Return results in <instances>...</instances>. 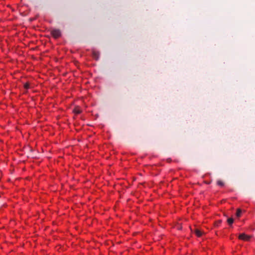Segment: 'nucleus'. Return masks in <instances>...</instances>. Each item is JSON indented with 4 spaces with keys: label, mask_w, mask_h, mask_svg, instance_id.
I'll return each mask as SVG.
<instances>
[{
    "label": "nucleus",
    "mask_w": 255,
    "mask_h": 255,
    "mask_svg": "<svg viewBox=\"0 0 255 255\" xmlns=\"http://www.w3.org/2000/svg\"><path fill=\"white\" fill-rule=\"evenodd\" d=\"M51 34L55 38H59L61 35L60 30L57 29L51 30Z\"/></svg>",
    "instance_id": "obj_1"
},
{
    "label": "nucleus",
    "mask_w": 255,
    "mask_h": 255,
    "mask_svg": "<svg viewBox=\"0 0 255 255\" xmlns=\"http://www.w3.org/2000/svg\"><path fill=\"white\" fill-rule=\"evenodd\" d=\"M239 238L244 241H249L251 237L245 234H241L239 235Z\"/></svg>",
    "instance_id": "obj_2"
},
{
    "label": "nucleus",
    "mask_w": 255,
    "mask_h": 255,
    "mask_svg": "<svg viewBox=\"0 0 255 255\" xmlns=\"http://www.w3.org/2000/svg\"><path fill=\"white\" fill-rule=\"evenodd\" d=\"M194 232L197 236L200 237L202 235V232H201L200 230L198 229H195Z\"/></svg>",
    "instance_id": "obj_3"
},
{
    "label": "nucleus",
    "mask_w": 255,
    "mask_h": 255,
    "mask_svg": "<svg viewBox=\"0 0 255 255\" xmlns=\"http://www.w3.org/2000/svg\"><path fill=\"white\" fill-rule=\"evenodd\" d=\"M93 56L95 59H96V60H98L99 58V52H96V51H93Z\"/></svg>",
    "instance_id": "obj_4"
},
{
    "label": "nucleus",
    "mask_w": 255,
    "mask_h": 255,
    "mask_svg": "<svg viewBox=\"0 0 255 255\" xmlns=\"http://www.w3.org/2000/svg\"><path fill=\"white\" fill-rule=\"evenodd\" d=\"M242 213V211L240 209H238L236 213V216L237 217H240L241 216Z\"/></svg>",
    "instance_id": "obj_5"
},
{
    "label": "nucleus",
    "mask_w": 255,
    "mask_h": 255,
    "mask_svg": "<svg viewBox=\"0 0 255 255\" xmlns=\"http://www.w3.org/2000/svg\"><path fill=\"white\" fill-rule=\"evenodd\" d=\"M227 222H228V223L231 225H232L233 222H234V219L233 218H229L228 220H227Z\"/></svg>",
    "instance_id": "obj_6"
},
{
    "label": "nucleus",
    "mask_w": 255,
    "mask_h": 255,
    "mask_svg": "<svg viewBox=\"0 0 255 255\" xmlns=\"http://www.w3.org/2000/svg\"><path fill=\"white\" fill-rule=\"evenodd\" d=\"M217 184L219 186H223L224 185V183L221 180H218L217 181Z\"/></svg>",
    "instance_id": "obj_7"
},
{
    "label": "nucleus",
    "mask_w": 255,
    "mask_h": 255,
    "mask_svg": "<svg viewBox=\"0 0 255 255\" xmlns=\"http://www.w3.org/2000/svg\"><path fill=\"white\" fill-rule=\"evenodd\" d=\"M24 88L27 89L29 88V85L28 83H25L24 85Z\"/></svg>",
    "instance_id": "obj_8"
},
{
    "label": "nucleus",
    "mask_w": 255,
    "mask_h": 255,
    "mask_svg": "<svg viewBox=\"0 0 255 255\" xmlns=\"http://www.w3.org/2000/svg\"><path fill=\"white\" fill-rule=\"evenodd\" d=\"M74 112H75V113L77 114H80L81 113V111L79 109H75Z\"/></svg>",
    "instance_id": "obj_9"
}]
</instances>
